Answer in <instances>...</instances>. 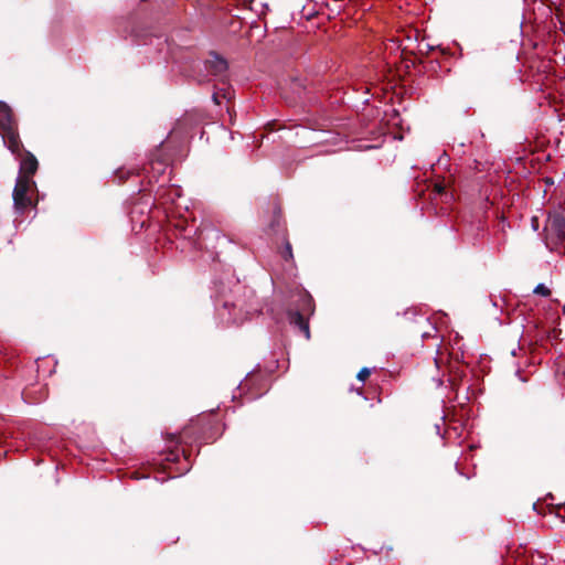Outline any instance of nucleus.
Here are the masks:
<instances>
[{"instance_id":"obj_1","label":"nucleus","mask_w":565,"mask_h":565,"mask_svg":"<svg viewBox=\"0 0 565 565\" xmlns=\"http://www.w3.org/2000/svg\"><path fill=\"white\" fill-rule=\"evenodd\" d=\"M217 318L223 324H239L250 313L242 300H233L230 296H217L214 301Z\"/></svg>"},{"instance_id":"obj_2","label":"nucleus","mask_w":565,"mask_h":565,"mask_svg":"<svg viewBox=\"0 0 565 565\" xmlns=\"http://www.w3.org/2000/svg\"><path fill=\"white\" fill-rule=\"evenodd\" d=\"M546 246L551 249L565 243V210L548 213L546 225Z\"/></svg>"},{"instance_id":"obj_3","label":"nucleus","mask_w":565,"mask_h":565,"mask_svg":"<svg viewBox=\"0 0 565 565\" xmlns=\"http://www.w3.org/2000/svg\"><path fill=\"white\" fill-rule=\"evenodd\" d=\"M32 184H34V181L28 177H19L17 179L12 196L14 207L20 213H23L31 205V199L28 192Z\"/></svg>"},{"instance_id":"obj_4","label":"nucleus","mask_w":565,"mask_h":565,"mask_svg":"<svg viewBox=\"0 0 565 565\" xmlns=\"http://www.w3.org/2000/svg\"><path fill=\"white\" fill-rule=\"evenodd\" d=\"M206 70L215 77L224 81L227 77L228 64L221 55L212 52L205 62Z\"/></svg>"},{"instance_id":"obj_5","label":"nucleus","mask_w":565,"mask_h":565,"mask_svg":"<svg viewBox=\"0 0 565 565\" xmlns=\"http://www.w3.org/2000/svg\"><path fill=\"white\" fill-rule=\"evenodd\" d=\"M206 239H216L217 241V245L213 246V248L223 247V245L225 243L234 242L233 238H231L230 236H227L225 234H222L216 228H206L199 233L198 244H199L200 248H203V247L207 248V245L205 244ZM235 243H236V241H235ZM237 244H239V243L237 242Z\"/></svg>"},{"instance_id":"obj_6","label":"nucleus","mask_w":565,"mask_h":565,"mask_svg":"<svg viewBox=\"0 0 565 565\" xmlns=\"http://www.w3.org/2000/svg\"><path fill=\"white\" fill-rule=\"evenodd\" d=\"M288 321L291 326L297 327L306 337V339H310V329L308 320L305 316L298 310H290L288 312Z\"/></svg>"},{"instance_id":"obj_7","label":"nucleus","mask_w":565,"mask_h":565,"mask_svg":"<svg viewBox=\"0 0 565 565\" xmlns=\"http://www.w3.org/2000/svg\"><path fill=\"white\" fill-rule=\"evenodd\" d=\"M38 166L39 164L36 158L32 153L28 152L20 163V171L22 173L21 177H28L29 179H32V175L38 170Z\"/></svg>"},{"instance_id":"obj_8","label":"nucleus","mask_w":565,"mask_h":565,"mask_svg":"<svg viewBox=\"0 0 565 565\" xmlns=\"http://www.w3.org/2000/svg\"><path fill=\"white\" fill-rule=\"evenodd\" d=\"M3 140L7 143L8 148L12 152H18L20 149V139L19 135L15 130V125L10 128L3 129Z\"/></svg>"},{"instance_id":"obj_9","label":"nucleus","mask_w":565,"mask_h":565,"mask_svg":"<svg viewBox=\"0 0 565 565\" xmlns=\"http://www.w3.org/2000/svg\"><path fill=\"white\" fill-rule=\"evenodd\" d=\"M14 125L15 122L13 120L11 108L4 102L0 100V128L3 130Z\"/></svg>"},{"instance_id":"obj_10","label":"nucleus","mask_w":565,"mask_h":565,"mask_svg":"<svg viewBox=\"0 0 565 565\" xmlns=\"http://www.w3.org/2000/svg\"><path fill=\"white\" fill-rule=\"evenodd\" d=\"M280 256L286 260H292L294 259V255H292V247H291V244L290 242L285 238V243H284V246L280 250Z\"/></svg>"},{"instance_id":"obj_11","label":"nucleus","mask_w":565,"mask_h":565,"mask_svg":"<svg viewBox=\"0 0 565 565\" xmlns=\"http://www.w3.org/2000/svg\"><path fill=\"white\" fill-rule=\"evenodd\" d=\"M301 301H302L303 311L312 313L313 312V303H312L311 296L309 294L305 292L303 295H301Z\"/></svg>"},{"instance_id":"obj_12","label":"nucleus","mask_w":565,"mask_h":565,"mask_svg":"<svg viewBox=\"0 0 565 565\" xmlns=\"http://www.w3.org/2000/svg\"><path fill=\"white\" fill-rule=\"evenodd\" d=\"M534 294L543 296V297H547L551 295V290L544 284H539L534 288Z\"/></svg>"},{"instance_id":"obj_13","label":"nucleus","mask_w":565,"mask_h":565,"mask_svg":"<svg viewBox=\"0 0 565 565\" xmlns=\"http://www.w3.org/2000/svg\"><path fill=\"white\" fill-rule=\"evenodd\" d=\"M370 374H371V370H370L369 367H362V369L359 371V373H358L356 377H358V380H359V381H362V382H363V381H365V379H366Z\"/></svg>"},{"instance_id":"obj_14","label":"nucleus","mask_w":565,"mask_h":565,"mask_svg":"<svg viewBox=\"0 0 565 565\" xmlns=\"http://www.w3.org/2000/svg\"><path fill=\"white\" fill-rule=\"evenodd\" d=\"M212 99L215 104H220V100H218V93H214L213 96H212Z\"/></svg>"},{"instance_id":"obj_15","label":"nucleus","mask_w":565,"mask_h":565,"mask_svg":"<svg viewBox=\"0 0 565 565\" xmlns=\"http://www.w3.org/2000/svg\"><path fill=\"white\" fill-rule=\"evenodd\" d=\"M435 428H436L437 434H440V425H439V424H436V425H435Z\"/></svg>"},{"instance_id":"obj_16","label":"nucleus","mask_w":565,"mask_h":565,"mask_svg":"<svg viewBox=\"0 0 565 565\" xmlns=\"http://www.w3.org/2000/svg\"><path fill=\"white\" fill-rule=\"evenodd\" d=\"M223 97H225V98H227V99H230V98H231V96H230V94H228V93L223 94Z\"/></svg>"},{"instance_id":"obj_17","label":"nucleus","mask_w":565,"mask_h":565,"mask_svg":"<svg viewBox=\"0 0 565 565\" xmlns=\"http://www.w3.org/2000/svg\"><path fill=\"white\" fill-rule=\"evenodd\" d=\"M443 384V381L440 379L437 380V386H440Z\"/></svg>"},{"instance_id":"obj_18","label":"nucleus","mask_w":565,"mask_h":565,"mask_svg":"<svg viewBox=\"0 0 565 565\" xmlns=\"http://www.w3.org/2000/svg\"><path fill=\"white\" fill-rule=\"evenodd\" d=\"M511 354H512V355H515V354H516V353H515V349H513V350L511 351Z\"/></svg>"}]
</instances>
